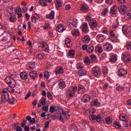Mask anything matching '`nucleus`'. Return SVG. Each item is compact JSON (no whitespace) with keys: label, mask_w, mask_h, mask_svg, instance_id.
<instances>
[{"label":"nucleus","mask_w":131,"mask_h":131,"mask_svg":"<svg viewBox=\"0 0 131 131\" xmlns=\"http://www.w3.org/2000/svg\"><path fill=\"white\" fill-rule=\"evenodd\" d=\"M77 91V86L71 88L67 92L66 96L68 99H72L75 97V92Z\"/></svg>","instance_id":"obj_1"},{"label":"nucleus","mask_w":131,"mask_h":131,"mask_svg":"<svg viewBox=\"0 0 131 131\" xmlns=\"http://www.w3.org/2000/svg\"><path fill=\"white\" fill-rule=\"evenodd\" d=\"M3 95L5 98V101L10 103V104H14L15 103V98L13 97H9V93L6 91H3Z\"/></svg>","instance_id":"obj_2"},{"label":"nucleus","mask_w":131,"mask_h":131,"mask_svg":"<svg viewBox=\"0 0 131 131\" xmlns=\"http://www.w3.org/2000/svg\"><path fill=\"white\" fill-rule=\"evenodd\" d=\"M61 113L59 114L57 116V119L58 120L63 121V120H67L70 118V116L68 114V112L62 111Z\"/></svg>","instance_id":"obj_3"},{"label":"nucleus","mask_w":131,"mask_h":131,"mask_svg":"<svg viewBox=\"0 0 131 131\" xmlns=\"http://www.w3.org/2000/svg\"><path fill=\"white\" fill-rule=\"evenodd\" d=\"M122 30L124 34H126L128 38H131V26L124 25Z\"/></svg>","instance_id":"obj_4"},{"label":"nucleus","mask_w":131,"mask_h":131,"mask_svg":"<svg viewBox=\"0 0 131 131\" xmlns=\"http://www.w3.org/2000/svg\"><path fill=\"white\" fill-rule=\"evenodd\" d=\"M89 119L93 122H102V118L99 114L89 116Z\"/></svg>","instance_id":"obj_5"},{"label":"nucleus","mask_w":131,"mask_h":131,"mask_svg":"<svg viewBox=\"0 0 131 131\" xmlns=\"http://www.w3.org/2000/svg\"><path fill=\"white\" fill-rule=\"evenodd\" d=\"M92 74L95 77L100 78L101 77V70L98 67H94L92 69Z\"/></svg>","instance_id":"obj_6"},{"label":"nucleus","mask_w":131,"mask_h":131,"mask_svg":"<svg viewBox=\"0 0 131 131\" xmlns=\"http://www.w3.org/2000/svg\"><path fill=\"white\" fill-rule=\"evenodd\" d=\"M5 82L8 84H12V85H16V81H15V79H13L11 76L6 77L5 78Z\"/></svg>","instance_id":"obj_7"},{"label":"nucleus","mask_w":131,"mask_h":131,"mask_svg":"<svg viewBox=\"0 0 131 131\" xmlns=\"http://www.w3.org/2000/svg\"><path fill=\"white\" fill-rule=\"evenodd\" d=\"M80 10L83 12V13H86L89 11H90V8L88 5L85 3H83L81 5Z\"/></svg>","instance_id":"obj_8"},{"label":"nucleus","mask_w":131,"mask_h":131,"mask_svg":"<svg viewBox=\"0 0 131 131\" xmlns=\"http://www.w3.org/2000/svg\"><path fill=\"white\" fill-rule=\"evenodd\" d=\"M127 9V8H126V6H120L118 7V11H119L121 15H125Z\"/></svg>","instance_id":"obj_9"},{"label":"nucleus","mask_w":131,"mask_h":131,"mask_svg":"<svg viewBox=\"0 0 131 131\" xmlns=\"http://www.w3.org/2000/svg\"><path fill=\"white\" fill-rule=\"evenodd\" d=\"M89 26L92 29H95V28L97 27L98 23H97V21L95 19L92 18L89 22Z\"/></svg>","instance_id":"obj_10"},{"label":"nucleus","mask_w":131,"mask_h":131,"mask_svg":"<svg viewBox=\"0 0 131 131\" xmlns=\"http://www.w3.org/2000/svg\"><path fill=\"white\" fill-rule=\"evenodd\" d=\"M106 38V36L99 34L96 36V39L97 41H99V42H103L104 40H105V39Z\"/></svg>","instance_id":"obj_11"},{"label":"nucleus","mask_w":131,"mask_h":131,"mask_svg":"<svg viewBox=\"0 0 131 131\" xmlns=\"http://www.w3.org/2000/svg\"><path fill=\"white\" fill-rule=\"evenodd\" d=\"M126 74H127V72L123 69H120L118 71V75H119L120 77H121V76H125Z\"/></svg>","instance_id":"obj_12"},{"label":"nucleus","mask_w":131,"mask_h":131,"mask_svg":"<svg viewBox=\"0 0 131 131\" xmlns=\"http://www.w3.org/2000/svg\"><path fill=\"white\" fill-rule=\"evenodd\" d=\"M117 12H118V7H117L116 5H114L111 8L110 13L112 15H116V14H117Z\"/></svg>","instance_id":"obj_13"},{"label":"nucleus","mask_w":131,"mask_h":131,"mask_svg":"<svg viewBox=\"0 0 131 131\" xmlns=\"http://www.w3.org/2000/svg\"><path fill=\"white\" fill-rule=\"evenodd\" d=\"M123 60L125 63H129V62H130V56L127 53L123 55Z\"/></svg>","instance_id":"obj_14"},{"label":"nucleus","mask_w":131,"mask_h":131,"mask_svg":"<svg viewBox=\"0 0 131 131\" xmlns=\"http://www.w3.org/2000/svg\"><path fill=\"white\" fill-rule=\"evenodd\" d=\"M58 85H59V89H60L61 90H64V89L66 88V83H65V81H64L63 80H59Z\"/></svg>","instance_id":"obj_15"},{"label":"nucleus","mask_w":131,"mask_h":131,"mask_svg":"<svg viewBox=\"0 0 131 131\" xmlns=\"http://www.w3.org/2000/svg\"><path fill=\"white\" fill-rule=\"evenodd\" d=\"M82 31L85 33H88L89 32V25H88V23H85L83 24L82 26Z\"/></svg>","instance_id":"obj_16"},{"label":"nucleus","mask_w":131,"mask_h":131,"mask_svg":"<svg viewBox=\"0 0 131 131\" xmlns=\"http://www.w3.org/2000/svg\"><path fill=\"white\" fill-rule=\"evenodd\" d=\"M92 99V97L89 96L87 94L84 95L83 96L82 101L83 103H88V102Z\"/></svg>","instance_id":"obj_17"},{"label":"nucleus","mask_w":131,"mask_h":131,"mask_svg":"<svg viewBox=\"0 0 131 131\" xmlns=\"http://www.w3.org/2000/svg\"><path fill=\"white\" fill-rule=\"evenodd\" d=\"M20 77L23 80H27L28 78V74L25 72H23L20 74Z\"/></svg>","instance_id":"obj_18"},{"label":"nucleus","mask_w":131,"mask_h":131,"mask_svg":"<svg viewBox=\"0 0 131 131\" xmlns=\"http://www.w3.org/2000/svg\"><path fill=\"white\" fill-rule=\"evenodd\" d=\"M56 30L58 32H63V31H65V28H64V26H63V25L60 24L57 26Z\"/></svg>","instance_id":"obj_19"},{"label":"nucleus","mask_w":131,"mask_h":131,"mask_svg":"<svg viewBox=\"0 0 131 131\" xmlns=\"http://www.w3.org/2000/svg\"><path fill=\"white\" fill-rule=\"evenodd\" d=\"M64 72V71L63 70V68L61 67H58L55 69V74L56 75H58V74H61V73H63Z\"/></svg>","instance_id":"obj_20"},{"label":"nucleus","mask_w":131,"mask_h":131,"mask_svg":"<svg viewBox=\"0 0 131 131\" xmlns=\"http://www.w3.org/2000/svg\"><path fill=\"white\" fill-rule=\"evenodd\" d=\"M105 48L106 51L109 52L110 51H112V49H113V46L111 43H107L105 44Z\"/></svg>","instance_id":"obj_21"},{"label":"nucleus","mask_w":131,"mask_h":131,"mask_svg":"<svg viewBox=\"0 0 131 131\" xmlns=\"http://www.w3.org/2000/svg\"><path fill=\"white\" fill-rule=\"evenodd\" d=\"M9 21L10 22H11V23H15L16 21H17L16 15L11 14L10 16L9 17Z\"/></svg>","instance_id":"obj_22"},{"label":"nucleus","mask_w":131,"mask_h":131,"mask_svg":"<svg viewBox=\"0 0 131 131\" xmlns=\"http://www.w3.org/2000/svg\"><path fill=\"white\" fill-rule=\"evenodd\" d=\"M100 104L101 103L99 102V100L98 99H95L91 102V106H96V107H99Z\"/></svg>","instance_id":"obj_23"},{"label":"nucleus","mask_w":131,"mask_h":131,"mask_svg":"<svg viewBox=\"0 0 131 131\" xmlns=\"http://www.w3.org/2000/svg\"><path fill=\"white\" fill-rule=\"evenodd\" d=\"M30 76L31 79H36L37 77V73L36 71H32L30 73Z\"/></svg>","instance_id":"obj_24"},{"label":"nucleus","mask_w":131,"mask_h":131,"mask_svg":"<svg viewBox=\"0 0 131 131\" xmlns=\"http://www.w3.org/2000/svg\"><path fill=\"white\" fill-rule=\"evenodd\" d=\"M55 17V12L54 11H52L49 14H48L46 18L47 19H52Z\"/></svg>","instance_id":"obj_25"},{"label":"nucleus","mask_w":131,"mask_h":131,"mask_svg":"<svg viewBox=\"0 0 131 131\" xmlns=\"http://www.w3.org/2000/svg\"><path fill=\"white\" fill-rule=\"evenodd\" d=\"M78 74L79 76H84L86 74V71L84 69L80 70L78 72Z\"/></svg>","instance_id":"obj_26"},{"label":"nucleus","mask_w":131,"mask_h":131,"mask_svg":"<svg viewBox=\"0 0 131 131\" xmlns=\"http://www.w3.org/2000/svg\"><path fill=\"white\" fill-rule=\"evenodd\" d=\"M71 33L72 35H73V36H74L75 37H76V36H79V30H74L72 32H71Z\"/></svg>","instance_id":"obj_27"},{"label":"nucleus","mask_w":131,"mask_h":131,"mask_svg":"<svg viewBox=\"0 0 131 131\" xmlns=\"http://www.w3.org/2000/svg\"><path fill=\"white\" fill-rule=\"evenodd\" d=\"M65 45L68 47V48H71V39H70L69 38H67L65 40Z\"/></svg>","instance_id":"obj_28"},{"label":"nucleus","mask_w":131,"mask_h":131,"mask_svg":"<svg viewBox=\"0 0 131 131\" xmlns=\"http://www.w3.org/2000/svg\"><path fill=\"white\" fill-rule=\"evenodd\" d=\"M15 86H16V85H12V86H9L8 88V92L11 94H14L15 93V89H14Z\"/></svg>","instance_id":"obj_29"},{"label":"nucleus","mask_w":131,"mask_h":131,"mask_svg":"<svg viewBox=\"0 0 131 131\" xmlns=\"http://www.w3.org/2000/svg\"><path fill=\"white\" fill-rule=\"evenodd\" d=\"M124 15H125V19H126V20H130V19H131V11H127Z\"/></svg>","instance_id":"obj_30"},{"label":"nucleus","mask_w":131,"mask_h":131,"mask_svg":"<svg viewBox=\"0 0 131 131\" xmlns=\"http://www.w3.org/2000/svg\"><path fill=\"white\" fill-rule=\"evenodd\" d=\"M42 49L45 52H49V46L46 43L42 44Z\"/></svg>","instance_id":"obj_31"},{"label":"nucleus","mask_w":131,"mask_h":131,"mask_svg":"<svg viewBox=\"0 0 131 131\" xmlns=\"http://www.w3.org/2000/svg\"><path fill=\"white\" fill-rule=\"evenodd\" d=\"M39 4L42 7H47V6H48V3H47V1H46V0H39Z\"/></svg>","instance_id":"obj_32"},{"label":"nucleus","mask_w":131,"mask_h":131,"mask_svg":"<svg viewBox=\"0 0 131 131\" xmlns=\"http://www.w3.org/2000/svg\"><path fill=\"white\" fill-rule=\"evenodd\" d=\"M87 52L89 53H93V52H94V46L89 45L87 48Z\"/></svg>","instance_id":"obj_33"},{"label":"nucleus","mask_w":131,"mask_h":131,"mask_svg":"<svg viewBox=\"0 0 131 131\" xmlns=\"http://www.w3.org/2000/svg\"><path fill=\"white\" fill-rule=\"evenodd\" d=\"M91 40V37H89V36H84V38H83V42H89Z\"/></svg>","instance_id":"obj_34"},{"label":"nucleus","mask_w":131,"mask_h":131,"mask_svg":"<svg viewBox=\"0 0 131 131\" xmlns=\"http://www.w3.org/2000/svg\"><path fill=\"white\" fill-rule=\"evenodd\" d=\"M96 111H97L94 108H91L89 110L90 116H92V115H94V114H95Z\"/></svg>","instance_id":"obj_35"},{"label":"nucleus","mask_w":131,"mask_h":131,"mask_svg":"<svg viewBox=\"0 0 131 131\" xmlns=\"http://www.w3.org/2000/svg\"><path fill=\"white\" fill-rule=\"evenodd\" d=\"M68 24L69 25V26H70L71 28H72V27H74V26H75V23L74 21H73V20H71L68 21Z\"/></svg>","instance_id":"obj_36"},{"label":"nucleus","mask_w":131,"mask_h":131,"mask_svg":"<svg viewBox=\"0 0 131 131\" xmlns=\"http://www.w3.org/2000/svg\"><path fill=\"white\" fill-rule=\"evenodd\" d=\"M56 7L57 9H59L60 7L62 6V4L61 3V1L60 0H56V3L55 4Z\"/></svg>","instance_id":"obj_37"},{"label":"nucleus","mask_w":131,"mask_h":131,"mask_svg":"<svg viewBox=\"0 0 131 131\" xmlns=\"http://www.w3.org/2000/svg\"><path fill=\"white\" fill-rule=\"evenodd\" d=\"M111 61L113 63H114V62H116V61H117V56L115 55H112L111 58Z\"/></svg>","instance_id":"obj_38"},{"label":"nucleus","mask_w":131,"mask_h":131,"mask_svg":"<svg viewBox=\"0 0 131 131\" xmlns=\"http://www.w3.org/2000/svg\"><path fill=\"white\" fill-rule=\"evenodd\" d=\"M109 13V10H108V8H105L104 10L101 12L102 16H106L107 14Z\"/></svg>","instance_id":"obj_39"},{"label":"nucleus","mask_w":131,"mask_h":131,"mask_svg":"<svg viewBox=\"0 0 131 131\" xmlns=\"http://www.w3.org/2000/svg\"><path fill=\"white\" fill-rule=\"evenodd\" d=\"M43 53H39L36 56V58L38 59L39 60H42L43 59Z\"/></svg>","instance_id":"obj_40"},{"label":"nucleus","mask_w":131,"mask_h":131,"mask_svg":"<svg viewBox=\"0 0 131 131\" xmlns=\"http://www.w3.org/2000/svg\"><path fill=\"white\" fill-rule=\"evenodd\" d=\"M106 123L110 124L112 123V119L110 117H108L105 119Z\"/></svg>","instance_id":"obj_41"},{"label":"nucleus","mask_w":131,"mask_h":131,"mask_svg":"<svg viewBox=\"0 0 131 131\" xmlns=\"http://www.w3.org/2000/svg\"><path fill=\"white\" fill-rule=\"evenodd\" d=\"M83 68V65L82 63L80 62H78L77 63V69L79 70V69H82Z\"/></svg>","instance_id":"obj_42"},{"label":"nucleus","mask_w":131,"mask_h":131,"mask_svg":"<svg viewBox=\"0 0 131 131\" xmlns=\"http://www.w3.org/2000/svg\"><path fill=\"white\" fill-rule=\"evenodd\" d=\"M51 28H52V27H51L50 24H49V23L45 24V26L43 27L44 30H47V29H51Z\"/></svg>","instance_id":"obj_43"},{"label":"nucleus","mask_w":131,"mask_h":131,"mask_svg":"<svg viewBox=\"0 0 131 131\" xmlns=\"http://www.w3.org/2000/svg\"><path fill=\"white\" fill-rule=\"evenodd\" d=\"M75 55V53H74V51L73 50H70L68 53V56L70 57H74Z\"/></svg>","instance_id":"obj_44"},{"label":"nucleus","mask_w":131,"mask_h":131,"mask_svg":"<svg viewBox=\"0 0 131 131\" xmlns=\"http://www.w3.org/2000/svg\"><path fill=\"white\" fill-rule=\"evenodd\" d=\"M18 125H19V122H16L15 123H14L11 124V126L13 127V128H14V129H16V127L17 126H18Z\"/></svg>","instance_id":"obj_45"},{"label":"nucleus","mask_w":131,"mask_h":131,"mask_svg":"<svg viewBox=\"0 0 131 131\" xmlns=\"http://www.w3.org/2000/svg\"><path fill=\"white\" fill-rule=\"evenodd\" d=\"M119 120H122V121H125L126 118L125 117V116L121 115L119 117Z\"/></svg>","instance_id":"obj_46"},{"label":"nucleus","mask_w":131,"mask_h":131,"mask_svg":"<svg viewBox=\"0 0 131 131\" xmlns=\"http://www.w3.org/2000/svg\"><path fill=\"white\" fill-rule=\"evenodd\" d=\"M116 90L119 92H122V91H124L125 88L124 86H119L116 88Z\"/></svg>","instance_id":"obj_47"},{"label":"nucleus","mask_w":131,"mask_h":131,"mask_svg":"<svg viewBox=\"0 0 131 131\" xmlns=\"http://www.w3.org/2000/svg\"><path fill=\"white\" fill-rule=\"evenodd\" d=\"M106 53H103L100 57V61H103V60H105V58L106 57Z\"/></svg>","instance_id":"obj_48"},{"label":"nucleus","mask_w":131,"mask_h":131,"mask_svg":"<svg viewBox=\"0 0 131 131\" xmlns=\"http://www.w3.org/2000/svg\"><path fill=\"white\" fill-rule=\"evenodd\" d=\"M44 77L46 79H49L50 78V75L49 74L48 71H46L44 73Z\"/></svg>","instance_id":"obj_49"},{"label":"nucleus","mask_w":131,"mask_h":131,"mask_svg":"<svg viewBox=\"0 0 131 131\" xmlns=\"http://www.w3.org/2000/svg\"><path fill=\"white\" fill-rule=\"evenodd\" d=\"M84 93H85V88L83 89L78 90V93L80 94H84Z\"/></svg>","instance_id":"obj_50"},{"label":"nucleus","mask_w":131,"mask_h":131,"mask_svg":"<svg viewBox=\"0 0 131 131\" xmlns=\"http://www.w3.org/2000/svg\"><path fill=\"white\" fill-rule=\"evenodd\" d=\"M82 125H84V126H89V122L86 120H83L82 122Z\"/></svg>","instance_id":"obj_51"},{"label":"nucleus","mask_w":131,"mask_h":131,"mask_svg":"<svg viewBox=\"0 0 131 131\" xmlns=\"http://www.w3.org/2000/svg\"><path fill=\"white\" fill-rule=\"evenodd\" d=\"M22 11L21 10V8L20 7H17L15 9V13L16 14H19L21 13Z\"/></svg>","instance_id":"obj_52"},{"label":"nucleus","mask_w":131,"mask_h":131,"mask_svg":"<svg viewBox=\"0 0 131 131\" xmlns=\"http://www.w3.org/2000/svg\"><path fill=\"white\" fill-rule=\"evenodd\" d=\"M93 18H92V17H91V15H86V20L88 21L89 23L91 21V20H92Z\"/></svg>","instance_id":"obj_53"},{"label":"nucleus","mask_w":131,"mask_h":131,"mask_svg":"<svg viewBox=\"0 0 131 131\" xmlns=\"http://www.w3.org/2000/svg\"><path fill=\"white\" fill-rule=\"evenodd\" d=\"M84 62V63H86V64H90L91 60H90L89 57H85Z\"/></svg>","instance_id":"obj_54"},{"label":"nucleus","mask_w":131,"mask_h":131,"mask_svg":"<svg viewBox=\"0 0 131 131\" xmlns=\"http://www.w3.org/2000/svg\"><path fill=\"white\" fill-rule=\"evenodd\" d=\"M47 97H48L50 100L53 99V96H52V94L50 92H47Z\"/></svg>","instance_id":"obj_55"},{"label":"nucleus","mask_w":131,"mask_h":131,"mask_svg":"<svg viewBox=\"0 0 131 131\" xmlns=\"http://www.w3.org/2000/svg\"><path fill=\"white\" fill-rule=\"evenodd\" d=\"M83 89H85L84 85H82V84L78 85V89H77L78 90H82Z\"/></svg>","instance_id":"obj_56"},{"label":"nucleus","mask_w":131,"mask_h":131,"mask_svg":"<svg viewBox=\"0 0 131 131\" xmlns=\"http://www.w3.org/2000/svg\"><path fill=\"white\" fill-rule=\"evenodd\" d=\"M103 74H107L108 73V69L106 67L103 69Z\"/></svg>","instance_id":"obj_57"},{"label":"nucleus","mask_w":131,"mask_h":131,"mask_svg":"<svg viewBox=\"0 0 131 131\" xmlns=\"http://www.w3.org/2000/svg\"><path fill=\"white\" fill-rule=\"evenodd\" d=\"M115 126L117 127V128H120V127L121 126L119 123H118V122H116L114 123Z\"/></svg>","instance_id":"obj_58"},{"label":"nucleus","mask_w":131,"mask_h":131,"mask_svg":"<svg viewBox=\"0 0 131 131\" xmlns=\"http://www.w3.org/2000/svg\"><path fill=\"white\" fill-rule=\"evenodd\" d=\"M96 50L98 53H99V54H100V53H102L103 52V49L102 48V47H98L97 48Z\"/></svg>","instance_id":"obj_59"},{"label":"nucleus","mask_w":131,"mask_h":131,"mask_svg":"<svg viewBox=\"0 0 131 131\" xmlns=\"http://www.w3.org/2000/svg\"><path fill=\"white\" fill-rule=\"evenodd\" d=\"M32 21L33 23H36V17L35 16H32Z\"/></svg>","instance_id":"obj_60"},{"label":"nucleus","mask_w":131,"mask_h":131,"mask_svg":"<svg viewBox=\"0 0 131 131\" xmlns=\"http://www.w3.org/2000/svg\"><path fill=\"white\" fill-rule=\"evenodd\" d=\"M55 110V107L50 106V111L51 113H54Z\"/></svg>","instance_id":"obj_61"},{"label":"nucleus","mask_w":131,"mask_h":131,"mask_svg":"<svg viewBox=\"0 0 131 131\" xmlns=\"http://www.w3.org/2000/svg\"><path fill=\"white\" fill-rule=\"evenodd\" d=\"M46 98L42 99L41 100V105H44L46 104Z\"/></svg>","instance_id":"obj_62"},{"label":"nucleus","mask_w":131,"mask_h":131,"mask_svg":"<svg viewBox=\"0 0 131 131\" xmlns=\"http://www.w3.org/2000/svg\"><path fill=\"white\" fill-rule=\"evenodd\" d=\"M126 48H127V50H131V41L127 43Z\"/></svg>","instance_id":"obj_63"},{"label":"nucleus","mask_w":131,"mask_h":131,"mask_svg":"<svg viewBox=\"0 0 131 131\" xmlns=\"http://www.w3.org/2000/svg\"><path fill=\"white\" fill-rule=\"evenodd\" d=\"M16 131H23V129H22V127L20 126H18L16 127Z\"/></svg>","instance_id":"obj_64"}]
</instances>
